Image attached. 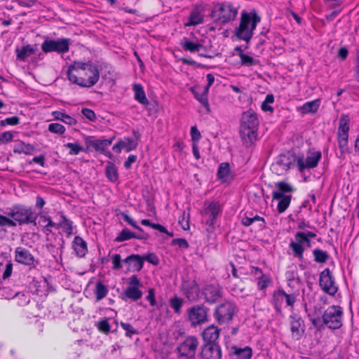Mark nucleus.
I'll return each mask as SVG.
<instances>
[{
    "label": "nucleus",
    "mask_w": 359,
    "mask_h": 359,
    "mask_svg": "<svg viewBox=\"0 0 359 359\" xmlns=\"http://www.w3.org/2000/svg\"><path fill=\"white\" fill-rule=\"evenodd\" d=\"M260 20V17L255 11L243 12L239 26L235 29V35L240 40L248 42L252 39L254 30Z\"/></svg>",
    "instance_id": "obj_2"
},
{
    "label": "nucleus",
    "mask_w": 359,
    "mask_h": 359,
    "mask_svg": "<svg viewBox=\"0 0 359 359\" xmlns=\"http://www.w3.org/2000/svg\"><path fill=\"white\" fill-rule=\"evenodd\" d=\"M204 13L201 8L196 7L190 13L188 20L184 22L186 27L195 26L203 22Z\"/></svg>",
    "instance_id": "obj_26"
},
{
    "label": "nucleus",
    "mask_w": 359,
    "mask_h": 359,
    "mask_svg": "<svg viewBox=\"0 0 359 359\" xmlns=\"http://www.w3.org/2000/svg\"><path fill=\"white\" fill-rule=\"evenodd\" d=\"M191 136L194 143H197L201 138V135L199 130L197 129L196 126H191Z\"/></svg>",
    "instance_id": "obj_58"
},
{
    "label": "nucleus",
    "mask_w": 359,
    "mask_h": 359,
    "mask_svg": "<svg viewBox=\"0 0 359 359\" xmlns=\"http://www.w3.org/2000/svg\"><path fill=\"white\" fill-rule=\"evenodd\" d=\"M107 177L112 182H116L118 179V174L116 165L112 163H108L106 166Z\"/></svg>",
    "instance_id": "obj_40"
},
{
    "label": "nucleus",
    "mask_w": 359,
    "mask_h": 359,
    "mask_svg": "<svg viewBox=\"0 0 359 359\" xmlns=\"http://www.w3.org/2000/svg\"><path fill=\"white\" fill-rule=\"evenodd\" d=\"M203 294L207 302L215 304L222 298L223 290L219 285L211 284L204 287Z\"/></svg>",
    "instance_id": "obj_17"
},
{
    "label": "nucleus",
    "mask_w": 359,
    "mask_h": 359,
    "mask_svg": "<svg viewBox=\"0 0 359 359\" xmlns=\"http://www.w3.org/2000/svg\"><path fill=\"white\" fill-rule=\"evenodd\" d=\"M259 124L257 115L252 111H247L243 114L240 134L243 143L251 145L256 140L257 130Z\"/></svg>",
    "instance_id": "obj_3"
},
{
    "label": "nucleus",
    "mask_w": 359,
    "mask_h": 359,
    "mask_svg": "<svg viewBox=\"0 0 359 359\" xmlns=\"http://www.w3.org/2000/svg\"><path fill=\"white\" fill-rule=\"evenodd\" d=\"M133 90L135 93V99L143 105L149 104L144 90L140 84L135 83L133 86Z\"/></svg>",
    "instance_id": "obj_37"
},
{
    "label": "nucleus",
    "mask_w": 359,
    "mask_h": 359,
    "mask_svg": "<svg viewBox=\"0 0 359 359\" xmlns=\"http://www.w3.org/2000/svg\"><path fill=\"white\" fill-rule=\"evenodd\" d=\"M320 286L321 289L330 295H334L337 287L329 269H324L320 274Z\"/></svg>",
    "instance_id": "obj_15"
},
{
    "label": "nucleus",
    "mask_w": 359,
    "mask_h": 359,
    "mask_svg": "<svg viewBox=\"0 0 359 359\" xmlns=\"http://www.w3.org/2000/svg\"><path fill=\"white\" fill-rule=\"evenodd\" d=\"M137 147V141L134 140L131 137H125L123 140H120L116 143L112 149L117 154L121 152L122 149H125L126 152H130L135 149Z\"/></svg>",
    "instance_id": "obj_22"
},
{
    "label": "nucleus",
    "mask_w": 359,
    "mask_h": 359,
    "mask_svg": "<svg viewBox=\"0 0 359 359\" xmlns=\"http://www.w3.org/2000/svg\"><path fill=\"white\" fill-rule=\"evenodd\" d=\"M321 152L316 151L310 153L306 158L298 156L295 158V163L300 172L304 170L316 168L321 158Z\"/></svg>",
    "instance_id": "obj_14"
},
{
    "label": "nucleus",
    "mask_w": 359,
    "mask_h": 359,
    "mask_svg": "<svg viewBox=\"0 0 359 359\" xmlns=\"http://www.w3.org/2000/svg\"><path fill=\"white\" fill-rule=\"evenodd\" d=\"M172 244L178 245L181 248L187 249L189 247L188 242L184 238H176L172 241Z\"/></svg>",
    "instance_id": "obj_64"
},
{
    "label": "nucleus",
    "mask_w": 359,
    "mask_h": 359,
    "mask_svg": "<svg viewBox=\"0 0 359 359\" xmlns=\"http://www.w3.org/2000/svg\"><path fill=\"white\" fill-rule=\"evenodd\" d=\"M238 310V307L234 302L225 300L215 306L213 316L219 324H228L232 320Z\"/></svg>",
    "instance_id": "obj_8"
},
{
    "label": "nucleus",
    "mask_w": 359,
    "mask_h": 359,
    "mask_svg": "<svg viewBox=\"0 0 359 359\" xmlns=\"http://www.w3.org/2000/svg\"><path fill=\"white\" fill-rule=\"evenodd\" d=\"M238 56L241 59V63L243 66L252 67L258 64V61L254 59L252 57L248 55L243 53H238Z\"/></svg>",
    "instance_id": "obj_46"
},
{
    "label": "nucleus",
    "mask_w": 359,
    "mask_h": 359,
    "mask_svg": "<svg viewBox=\"0 0 359 359\" xmlns=\"http://www.w3.org/2000/svg\"><path fill=\"white\" fill-rule=\"evenodd\" d=\"M219 334L220 330L217 326L211 325L203 330L202 337L205 341L212 344L218 339Z\"/></svg>",
    "instance_id": "obj_29"
},
{
    "label": "nucleus",
    "mask_w": 359,
    "mask_h": 359,
    "mask_svg": "<svg viewBox=\"0 0 359 359\" xmlns=\"http://www.w3.org/2000/svg\"><path fill=\"white\" fill-rule=\"evenodd\" d=\"M65 147L69 149V154L71 156L78 155L81 151H86L85 148L78 142H68L65 144Z\"/></svg>",
    "instance_id": "obj_45"
},
{
    "label": "nucleus",
    "mask_w": 359,
    "mask_h": 359,
    "mask_svg": "<svg viewBox=\"0 0 359 359\" xmlns=\"http://www.w3.org/2000/svg\"><path fill=\"white\" fill-rule=\"evenodd\" d=\"M142 259H144V260L154 265H157L159 262L158 257L154 253H149L146 255L145 256L142 257Z\"/></svg>",
    "instance_id": "obj_63"
},
{
    "label": "nucleus",
    "mask_w": 359,
    "mask_h": 359,
    "mask_svg": "<svg viewBox=\"0 0 359 359\" xmlns=\"http://www.w3.org/2000/svg\"><path fill=\"white\" fill-rule=\"evenodd\" d=\"M108 293L107 287L101 282L96 283L95 294L96 295L97 301H100L107 296Z\"/></svg>",
    "instance_id": "obj_44"
},
{
    "label": "nucleus",
    "mask_w": 359,
    "mask_h": 359,
    "mask_svg": "<svg viewBox=\"0 0 359 359\" xmlns=\"http://www.w3.org/2000/svg\"><path fill=\"white\" fill-rule=\"evenodd\" d=\"M48 130L54 134L63 135L66 129L65 126L60 123H52L48 125Z\"/></svg>",
    "instance_id": "obj_52"
},
{
    "label": "nucleus",
    "mask_w": 359,
    "mask_h": 359,
    "mask_svg": "<svg viewBox=\"0 0 359 359\" xmlns=\"http://www.w3.org/2000/svg\"><path fill=\"white\" fill-rule=\"evenodd\" d=\"M208 309L203 305H194L187 311V320L194 327L208 321Z\"/></svg>",
    "instance_id": "obj_12"
},
{
    "label": "nucleus",
    "mask_w": 359,
    "mask_h": 359,
    "mask_svg": "<svg viewBox=\"0 0 359 359\" xmlns=\"http://www.w3.org/2000/svg\"><path fill=\"white\" fill-rule=\"evenodd\" d=\"M62 220L58 222L57 229L62 228L67 237H69L73 233V224L72 222L68 219L65 215H62Z\"/></svg>",
    "instance_id": "obj_39"
},
{
    "label": "nucleus",
    "mask_w": 359,
    "mask_h": 359,
    "mask_svg": "<svg viewBox=\"0 0 359 359\" xmlns=\"http://www.w3.org/2000/svg\"><path fill=\"white\" fill-rule=\"evenodd\" d=\"M146 300H147L150 305L154 306L156 305V301L155 297V290L150 288L148 291V294L146 296Z\"/></svg>",
    "instance_id": "obj_61"
},
{
    "label": "nucleus",
    "mask_w": 359,
    "mask_h": 359,
    "mask_svg": "<svg viewBox=\"0 0 359 359\" xmlns=\"http://www.w3.org/2000/svg\"><path fill=\"white\" fill-rule=\"evenodd\" d=\"M40 219L43 224H46L50 227H54V228L57 229L58 223L53 222L52 221L50 217H49L48 215H41Z\"/></svg>",
    "instance_id": "obj_62"
},
{
    "label": "nucleus",
    "mask_w": 359,
    "mask_h": 359,
    "mask_svg": "<svg viewBox=\"0 0 359 359\" xmlns=\"http://www.w3.org/2000/svg\"><path fill=\"white\" fill-rule=\"evenodd\" d=\"M11 298H15L17 299L18 304L20 306H25L30 301L29 295L28 293L15 292L14 296H13V295L6 296V299H11Z\"/></svg>",
    "instance_id": "obj_43"
},
{
    "label": "nucleus",
    "mask_w": 359,
    "mask_h": 359,
    "mask_svg": "<svg viewBox=\"0 0 359 359\" xmlns=\"http://www.w3.org/2000/svg\"><path fill=\"white\" fill-rule=\"evenodd\" d=\"M180 45L184 50L191 53L198 52L203 47V45L198 42L190 41L187 38H183L181 40Z\"/></svg>",
    "instance_id": "obj_35"
},
{
    "label": "nucleus",
    "mask_w": 359,
    "mask_h": 359,
    "mask_svg": "<svg viewBox=\"0 0 359 359\" xmlns=\"http://www.w3.org/2000/svg\"><path fill=\"white\" fill-rule=\"evenodd\" d=\"M205 208L203 210V215L208 217L206 224L209 226H214L215 221L221 212V207L218 202H206L205 203Z\"/></svg>",
    "instance_id": "obj_16"
},
{
    "label": "nucleus",
    "mask_w": 359,
    "mask_h": 359,
    "mask_svg": "<svg viewBox=\"0 0 359 359\" xmlns=\"http://www.w3.org/2000/svg\"><path fill=\"white\" fill-rule=\"evenodd\" d=\"M199 344L196 337L187 336L177 344L175 353L178 359H195Z\"/></svg>",
    "instance_id": "obj_7"
},
{
    "label": "nucleus",
    "mask_w": 359,
    "mask_h": 359,
    "mask_svg": "<svg viewBox=\"0 0 359 359\" xmlns=\"http://www.w3.org/2000/svg\"><path fill=\"white\" fill-rule=\"evenodd\" d=\"M291 161L285 156H280L276 163L273 164V169L280 167L282 170H287L290 168Z\"/></svg>",
    "instance_id": "obj_42"
},
{
    "label": "nucleus",
    "mask_w": 359,
    "mask_h": 359,
    "mask_svg": "<svg viewBox=\"0 0 359 359\" xmlns=\"http://www.w3.org/2000/svg\"><path fill=\"white\" fill-rule=\"evenodd\" d=\"M141 224L144 226H150L154 229H156L161 233H166L171 237L173 236L172 233L168 232V230L163 226H162L159 224H153V223L150 222V221L148 219H142L141 221Z\"/></svg>",
    "instance_id": "obj_47"
},
{
    "label": "nucleus",
    "mask_w": 359,
    "mask_h": 359,
    "mask_svg": "<svg viewBox=\"0 0 359 359\" xmlns=\"http://www.w3.org/2000/svg\"><path fill=\"white\" fill-rule=\"evenodd\" d=\"M133 238H140L139 236H136L135 233L130 231L129 229H124L121 231V232L117 236V238H116V241H118V242H122V241H125L129 240Z\"/></svg>",
    "instance_id": "obj_49"
},
{
    "label": "nucleus",
    "mask_w": 359,
    "mask_h": 359,
    "mask_svg": "<svg viewBox=\"0 0 359 359\" xmlns=\"http://www.w3.org/2000/svg\"><path fill=\"white\" fill-rule=\"evenodd\" d=\"M16 224L15 221L9 216H6L0 214V227H15Z\"/></svg>",
    "instance_id": "obj_53"
},
{
    "label": "nucleus",
    "mask_w": 359,
    "mask_h": 359,
    "mask_svg": "<svg viewBox=\"0 0 359 359\" xmlns=\"http://www.w3.org/2000/svg\"><path fill=\"white\" fill-rule=\"evenodd\" d=\"M111 261L113 264V269L115 270L122 268L121 257L118 254H115L111 256Z\"/></svg>",
    "instance_id": "obj_56"
},
{
    "label": "nucleus",
    "mask_w": 359,
    "mask_h": 359,
    "mask_svg": "<svg viewBox=\"0 0 359 359\" xmlns=\"http://www.w3.org/2000/svg\"><path fill=\"white\" fill-rule=\"evenodd\" d=\"M202 359H221L220 347L215 344H208L203 346L201 350Z\"/></svg>",
    "instance_id": "obj_21"
},
{
    "label": "nucleus",
    "mask_w": 359,
    "mask_h": 359,
    "mask_svg": "<svg viewBox=\"0 0 359 359\" xmlns=\"http://www.w3.org/2000/svg\"><path fill=\"white\" fill-rule=\"evenodd\" d=\"M234 359H250L252 355V348L249 346L244 348L233 347Z\"/></svg>",
    "instance_id": "obj_36"
},
{
    "label": "nucleus",
    "mask_w": 359,
    "mask_h": 359,
    "mask_svg": "<svg viewBox=\"0 0 359 359\" xmlns=\"http://www.w3.org/2000/svg\"><path fill=\"white\" fill-rule=\"evenodd\" d=\"M34 147L23 142H19L15 144L13 151L16 154H25L31 155L34 152Z\"/></svg>",
    "instance_id": "obj_38"
},
{
    "label": "nucleus",
    "mask_w": 359,
    "mask_h": 359,
    "mask_svg": "<svg viewBox=\"0 0 359 359\" xmlns=\"http://www.w3.org/2000/svg\"><path fill=\"white\" fill-rule=\"evenodd\" d=\"M238 8L231 3L221 2L214 4L210 18L212 20L219 25L230 22L236 18Z\"/></svg>",
    "instance_id": "obj_4"
},
{
    "label": "nucleus",
    "mask_w": 359,
    "mask_h": 359,
    "mask_svg": "<svg viewBox=\"0 0 359 359\" xmlns=\"http://www.w3.org/2000/svg\"><path fill=\"white\" fill-rule=\"evenodd\" d=\"M255 222H258V227L260 229L265 227L264 219L257 215H253L252 213H250V215H245L241 219L242 224L245 226H249Z\"/></svg>",
    "instance_id": "obj_33"
},
{
    "label": "nucleus",
    "mask_w": 359,
    "mask_h": 359,
    "mask_svg": "<svg viewBox=\"0 0 359 359\" xmlns=\"http://www.w3.org/2000/svg\"><path fill=\"white\" fill-rule=\"evenodd\" d=\"M320 104V100L318 99L307 102L301 106L298 111L302 114H314L316 113Z\"/></svg>",
    "instance_id": "obj_34"
},
{
    "label": "nucleus",
    "mask_w": 359,
    "mask_h": 359,
    "mask_svg": "<svg viewBox=\"0 0 359 359\" xmlns=\"http://www.w3.org/2000/svg\"><path fill=\"white\" fill-rule=\"evenodd\" d=\"M274 102L273 95L271 94H269L266 96L265 100L262 102L261 108L264 111H269L272 113L273 111V107L270 105V104Z\"/></svg>",
    "instance_id": "obj_51"
},
{
    "label": "nucleus",
    "mask_w": 359,
    "mask_h": 359,
    "mask_svg": "<svg viewBox=\"0 0 359 359\" xmlns=\"http://www.w3.org/2000/svg\"><path fill=\"white\" fill-rule=\"evenodd\" d=\"M36 50V45H27L22 46L21 48H17L15 50L17 59L21 61H25L29 57L33 55Z\"/></svg>",
    "instance_id": "obj_32"
},
{
    "label": "nucleus",
    "mask_w": 359,
    "mask_h": 359,
    "mask_svg": "<svg viewBox=\"0 0 359 359\" xmlns=\"http://www.w3.org/2000/svg\"><path fill=\"white\" fill-rule=\"evenodd\" d=\"M144 261V259L139 255H131L123 260L128 264V270L131 271H140L143 267Z\"/></svg>",
    "instance_id": "obj_27"
},
{
    "label": "nucleus",
    "mask_w": 359,
    "mask_h": 359,
    "mask_svg": "<svg viewBox=\"0 0 359 359\" xmlns=\"http://www.w3.org/2000/svg\"><path fill=\"white\" fill-rule=\"evenodd\" d=\"M217 175L222 182H226L232 180L233 175L231 171L229 163H222L219 166Z\"/></svg>",
    "instance_id": "obj_30"
},
{
    "label": "nucleus",
    "mask_w": 359,
    "mask_h": 359,
    "mask_svg": "<svg viewBox=\"0 0 359 359\" xmlns=\"http://www.w3.org/2000/svg\"><path fill=\"white\" fill-rule=\"evenodd\" d=\"M316 234L312 231H297L294 234V240L291 241L289 248L292 251V256L302 261L304 252L311 246V238H313Z\"/></svg>",
    "instance_id": "obj_5"
},
{
    "label": "nucleus",
    "mask_w": 359,
    "mask_h": 359,
    "mask_svg": "<svg viewBox=\"0 0 359 359\" xmlns=\"http://www.w3.org/2000/svg\"><path fill=\"white\" fill-rule=\"evenodd\" d=\"M183 304L184 300L177 296L170 299V306L177 314H180L181 313V308Z\"/></svg>",
    "instance_id": "obj_48"
},
{
    "label": "nucleus",
    "mask_w": 359,
    "mask_h": 359,
    "mask_svg": "<svg viewBox=\"0 0 359 359\" xmlns=\"http://www.w3.org/2000/svg\"><path fill=\"white\" fill-rule=\"evenodd\" d=\"M69 39H46L41 44V50L45 53L56 52L59 54H63L69 51Z\"/></svg>",
    "instance_id": "obj_11"
},
{
    "label": "nucleus",
    "mask_w": 359,
    "mask_h": 359,
    "mask_svg": "<svg viewBox=\"0 0 359 359\" xmlns=\"http://www.w3.org/2000/svg\"><path fill=\"white\" fill-rule=\"evenodd\" d=\"M296 300L295 294H288L283 290H278L273 293V301L276 307L281 306L284 302L287 306L293 307Z\"/></svg>",
    "instance_id": "obj_19"
},
{
    "label": "nucleus",
    "mask_w": 359,
    "mask_h": 359,
    "mask_svg": "<svg viewBox=\"0 0 359 359\" xmlns=\"http://www.w3.org/2000/svg\"><path fill=\"white\" fill-rule=\"evenodd\" d=\"M349 122L348 115L341 116L337 130V143L340 151L339 158L341 160H345L346 156L351 153V149L348 147Z\"/></svg>",
    "instance_id": "obj_6"
},
{
    "label": "nucleus",
    "mask_w": 359,
    "mask_h": 359,
    "mask_svg": "<svg viewBox=\"0 0 359 359\" xmlns=\"http://www.w3.org/2000/svg\"><path fill=\"white\" fill-rule=\"evenodd\" d=\"M20 123V119L18 116H12L9 118H6L4 120L1 121V125H10V126H16Z\"/></svg>",
    "instance_id": "obj_60"
},
{
    "label": "nucleus",
    "mask_w": 359,
    "mask_h": 359,
    "mask_svg": "<svg viewBox=\"0 0 359 359\" xmlns=\"http://www.w3.org/2000/svg\"><path fill=\"white\" fill-rule=\"evenodd\" d=\"M183 292L186 297L191 302L196 301L199 297L200 289L198 284L194 280L184 284Z\"/></svg>",
    "instance_id": "obj_23"
},
{
    "label": "nucleus",
    "mask_w": 359,
    "mask_h": 359,
    "mask_svg": "<svg viewBox=\"0 0 359 359\" xmlns=\"http://www.w3.org/2000/svg\"><path fill=\"white\" fill-rule=\"evenodd\" d=\"M290 323L292 337L295 340H299L305 331L304 320L299 316H290Z\"/></svg>",
    "instance_id": "obj_18"
},
{
    "label": "nucleus",
    "mask_w": 359,
    "mask_h": 359,
    "mask_svg": "<svg viewBox=\"0 0 359 359\" xmlns=\"http://www.w3.org/2000/svg\"><path fill=\"white\" fill-rule=\"evenodd\" d=\"M314 260L318 263H325L328 257V254L320 249H315L313 252Z\"/></svg>",
    "instance_id": "obj_50"
},
{
    "label": "nucleus",
    "mask_w": 359,
    "mask_h": 359,
    "mask_svg": "<svg viewBox=\"0 0 359 359\" xmlns=\"http://www.w3.org/2000/svg\"><path fill=\"white\" fill-rule=\"evenodd\" d=\"M128 286L123 293L122 299H128L136 302L142 298V292L140 290L142 283L137 275H133L128 278Z\"/></svg>",
    "instance_id": "obj_13"
},
{
    "label": "nucleus",
    "mask_w": 359,
    "mask_h": 359,
    "mask_svg": "<svg viewBox=\"0 0 359 359\" xmlns=\"http://www.w3.org/2000/svg\"><path fill=\"white\" fill-rule=\"evenodd\" d=\"M120 325L126 331V336L128 337L137 334V331L129 323L121 322Z\"/></svg>",
    "instance_id": "obj_54"
},
{
    "label": "nucleus",
    "mask_w": 359,
    "mask_h": 359,
    "mask_svg": "<svg viewBox=\"0 0 359 359\" xmlns=\"http://www.w3.org/2000/svg\"><path fill=\"white\" fill-rule=\"evenodd\" d=\"M15 258L16 262L25 265H32L34 262V258L29 251L21 247L15 249Z\"/></svg>",
    "instance_id": "obj_24"
},
{
    "label": "nucleus",
    "mask_w": 359,
    "mask_h": 359,
    "mask_svg": "<svg viewBox=\"0 0 359 359\" xmlns=\"http://www.w3.org/2000/svg\"><path fill=\"white\" fill-rule=\"evenodd\" d=\"M13 135L11 132L6 131L0 134V144H7L13 140Z\"/></svg>",
    "instance_id": "obj_55"
},
{
    "label": "nucleus",
    "mask_w": 359,
    "mask_h": 359,
    "mask_svg": "<svg viewBox=\"0 0 359 359\" xmlns=\"http://www.w3.org/2000/svg\"><path fill=\"white\" fill-rule=\"evenodd\" d=\"M6 215L15 221V224H18L19 225L32 223L35 221L32 209L22 205H13L9 208V211Z\"/></svg>",
    "instance_id": "obj_9"
},
{
    "label": "nucleus",
    "mask_w": 359,
    "mask_h": 359,
    "mask_svg": "<svg viewBox=\"0 0 359 359\" xmlns=\"http://www.w3.org/2000/svg\"><path fill=\"white\" fill-rule=\"evenodd\" d=\"M342 309L339 306H329L322 316L323 322L329 329L337 330L342 326Z\"/></svg>",
    "instance_id": "obj_10"
},
{
    "label": "nucleus",
    "mask_w": 359,
    "mask_h": 359,
    "mask_svg": "<svg viewBox=\"0 0 359 359\" xmlns=\"http://www.w3.org/2000/svg\"><path fill=\"white\" fill-rule=\"evenodd\" d=\"M66 74L71 83L83 88L93 86L100 79L97 67L90 62H74L69 66Z\"/></svg>",
    "instance_id": "obj_1"
},
{
    "label": "nucleus",
    "mask_w": 359,
    "mask_h": 359,
    "mask_svg": "<svg viewBox=\"0 0 359 359\" xmlns=\"http://www.w3.org/2000/svg\"><path fill=\"white\" fill-rule=\"evenodd\" d=\"M81 113L86 118L91 121H94L96 119V115L95 112L90 109L83 108L81 110Z\"/></svg>",
    "instance_id": "obj_59"
},
{
    "label": "nucleus",
    "mask_w": 359,
    "mask_h": 359,
    "mask_svg": "<svg viewBox=\"0 0 359 359\" xmlns=\"http://www.w3.org/2000/svg\"><path fill=\"white\" fill-rule=\"evenodd\" d=\"M274 187L272 191V199H279L285 196H292L291 194L294 191L291 184L285 182H278L275 183Z\"/></svg>",
    "instance_id": "obj_20"
},
{
    "label": "nucleus",
    "mask_w": 359,
    "mask_h": 359,
    "mask_svg": "<svg viewBox=\"0 0 359 359\" xmlns=\"http://www.w3.org/2000/svg\"><path fill=\"white\" fill-rule=\"evenodd\" d=\"M72 248L75 255L81 258L84 257L88 252L86 242L79 236L74 237L72 242Z\"/></svg>",
    "instance_id": "obj_28"
},
{
    "label": "nucleus",
    "mask_w": 359,
    "mask_h": 359,
    "mask_svg": "<svg viewBox=\"0 0 359 359\" xmlns=\"http://www.w3.org/2000/svg\"><path fill=\"white\" fill-rule=\"evenodd\" d=\"M98 329L105 334L110 332V325L107 319L102 320L98 323Z\"/></svg>",
    "instance_id": "obj_57"
},
{
    "label": "nucleus",
    "mask_w": 359,
    "mask_h": 359,
    "mask_svg": "<svg viewBox=\"0 0 359 359\" xmlns=\"http://www.w3.org/2000/svg\"><path fill=\"white\" fill-rule=\"evenodd\" d=\"M194 97L205 108L207 112H210V106L208 102V92L207 88L203 87H194L191 88Z\"/></svg>",
    "instance_id": "obj_25"
},
{
    "label": "nucleus",
    "mask_w": 359,
    "mask_h": 359,
    "mask_svg": "<svg viewBox=\"0 0 359 359\" xmlns=\"http://www.w3.org/2000/svg\"><path fill=\"white\" fill-rule=\"evenodd\" d=\"M253 273L257 279V286L259 290L266 288L271 283V279L269 276L264 274L258 268H254Z\"/></svg>",
    "instance_id": "obj_31"
},
{
    "label": "nucleus",
    "mask_w": 359,
    "mask_h": 359,
    "mask_svg": "<svg viewBox=\"0 0 359 359\" xmlns=\"http://www.w3.org/2000/svg\"><path fill=\"white\" fill-rule=\"evenodd\" d=\"M292 199V196H285L279 199H273L278 202L277 210L279 213L284 212L289 207Z\"/></svg>",
    "instance_id": "obj_41"
}]
</instances>
